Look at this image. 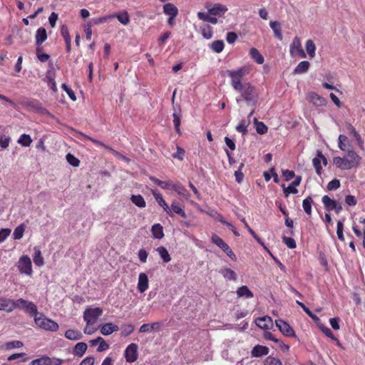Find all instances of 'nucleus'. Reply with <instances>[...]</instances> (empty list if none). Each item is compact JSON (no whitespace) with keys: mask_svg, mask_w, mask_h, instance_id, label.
I'll list each match as a JSON object with an SVG mask.
<instances>
[{"mask_svg":"<svg viewBox=\"0 0 365 365\" xmlns=\"http://www.w3.org/2000/svg\"><path fill=\"white\" fill-rule=\"evenodd\" d=\"M249 72L250 70L246 66L226 71L227 76L230 78L232 88L240 94V96L236 98L237 103L244 100L247 104L255 103L258 98L255 87L250 82L244 81V78Z\"/></svg>","mask_w":365,"mask_h":365,"instance_id":"1","label":"nucleus"},{"mask_svg":"<svg viewBox=\"0 0 365 365\" xmlns=\"http://www.w3.org/2000/svg\"><path fill=\"white\" fill-rule=\"evenodd\" d=\"M361 158L353 149L348 150L343 158L334 157L333 164L340 170H351L358 168L361 163Z\"/></svg>","mask_w":365,"mask_h":365,"instance_id":"2","label":"nucleus"},{"mask_svg":"<svg viewBox=\"0 0 365 365\" xmlns=\"http://www.w3.org/2000/svg\"><path fill=\"white\" fill-rule=\"evenodd\" d=\"M34 322L38 327L48 331H56L59 326L55 321L46 317L43 314H37L34 317Z\"/></svg>","mask_w":365,"mask_h":365,"instance_id":"3","label":"nucleus"},{"mask_svg":"<svg viewBox=\"0 0 365 365\" xmlns=\"http://www.w3.org/2000/svg\"><path fill=\"white\" fill-rule=\"evenodd\" d=\"M23 309L32 317H34L38 312L37 307L34 303L22 298L14 300V309Z\"/></svg>","mask_w":365,"mask_h":365,"instance_id":"4","label":"nucleus"},{"mask_svg":"<svg viewBox=\"0 0 365 365\" xmlns=\"http://www.w3.org/2000/svg\"><path fill=\"white\" fill-rule=\"evenodd\" d=\"M17 268L21 274L31 276L33 269L30 257L28 255L21 256L17 262Z\"/></svg>","mask_w":365,"mask_h":365,"instance_id":"5","label":"nucleus"},{"mask_svg":"<svg viewBox=\"0 0 365 365\" xmlns=\"http://www.w3.org/2000/svg\"><path fill=\"white\" fill-rule=\"evenodd\" d=\"M102 313L103 310L99 307L88 308L83 312V319L88 325H93Z\"/></svg>","mask_w":365,"mask_h":365,"instance_id":"6","label":"nucleus"},{"mask_svg":"<svg viewBox=\"0 0 365 365\" xmlns=\"http://www.w3.org/2000/svg\"><path fill=\"white\" fill-rule=\"evenodd\" d=\"M138 346L135 343L130 344L124 351V356L127 362L132 363L137 360Z\"/></svg>","mask_w":365,"mask_h":365,"instance_id":"7","label":"nucleus"},{"mask_svg":"<svg viewBox=\"0 0 365 365\" xmlns=\"http://www.w3.org/2000/svg\"><path fill=\"white\" fill-rule=\"evenodd\" d=\"M289 52L292 56H299L301 58L306 57V54L302 48L300 39L298 37H295L290 44Z\"/></svg>","mask_w":365,"mask_h":365,"instance_id":"8","label":"nucleus"},{"mask_svg":"<svg viewBox=\"0 0 365 365\" xmlns=\"http://www.w3.org/2000/svg\"><path fill=\"white\" fill-rule=\"evenodd\" d=\"M208 14L212 16H221L228 11V8L222 4H207Z\"/></svg>","mask_w":365,"mask_h":365,"instance_id":"9","label":"nucleus"},{"mask_svg":"<svg viewBox=\"0 0 365 365\" xmlns=\"http://www.w3.org/2000/svg\"><path fill=\"white\" fill-rule=\"evenodd\" d=\"M276 326L278 327L279 331L286 336H294L295 333L294 329L290 325L282 319L275 320Z\"/></svg>","mask_w":365,"mask_h":365,"instance_id":"10","label":"nucleus"},{"mask_svg":"<svg viewBox=\"0 0 365 365\" xmlns=\"http://www.w3.org/2000/svg\"><path fill=\"white\" fill-rule=\"evenodd\" d=\"M62 360L59 359H51L48 356H43L33 360L31 365H61Z\"/></svg>","mask_w":365,"mask_h":365,"instance_id":"11","label":"nucleus"},{"mask_svg":"<svg viewBox=\"0 0 365 365\" xmlns=\"http://www.w3.org/2000/svg\"><path fill=\"white\" fill-rule=\"evenodd\" d=\"M255 324L258 327L264 330H269L273 327L272 319L269 316L256 319Z\"/></svg>","mask_w":365,"mask_h":365,"instance_id":"12","label":"nucleus"},{"mask_svg":"<svg viewBox=\"0 0 365 365\" xmlns=\"http://www.w3.org/2000/svg\"><path fill=\"white\" fill-rule=\"evenodd\" d=\"M152 194L153 195V197H155L156 202H158V204L161 207H163V209L164 210V211L170 216H173V213H172V211L170 209L169 206L168 205V204L166 203V202L165 201V200L163 199L162 195L158 192V190H152Z\"/></svg>","mask_w":365,"mask_h":365,"instance_id":"13","label":"nucleus"},{"mask_svg":"<svg viewBox=\"0 0 365 365\" xmlns=\"http://www.w3.org/2000/svg\"><path fill=\"white\" fill-rule=\"evenodd\" d=\"M302 181V177L298 175L295 178L294 180L288 186L283 187V192L285 197H288L289 194H297L298 192V190L296 188L297 186L299 185Z\"/></svg>","mask_w":365,"mask_h":365,"instance_id":"14","label":"nucleus"},{"mask_svg":"<svg viewBox=\"0 0 365 365\" xmlns=\"http://www.w3.org/2000/svg\"><path fill=\"white\" fill-rule=\"evenodd\" d=\"M149 287V281L147 274L141 272L138 275V289L140 293L145 292Z\"/></svg>","mask_w":365,"mask_h":365,"instance_id":"15","label":"nucleus"},{"mask_svg":"<svg viewBox=\"0 0 365 365\" xmlns=\"http://www.w3.org/2000/svg\"><path fill=\"white\" fill-rule=\"evenodd\" d=\"M14 310V300L2 297L0 298V311L11 312Z\"/></svg>","mask_w":365,"mask_h":365,"instance_id":"16","label":"nucleus"},{"mask_svg":"<svg viewBox=\"0 0 365 365\" xmlns=\"http://www.w3.org/2000/svg\"><path fill=\"white\" fill-rule=\"evenodd\" d=\"M269 353V349L267 346L257 345L254 346L251 351V354L253 357H261L262 356H266Z\"/></svg>","mask_w":365,"mask_h":365,"instance_id":"17","label":"nucleus"},{"mask_svg":"<svg viewBox=\"0 0 365 365\" xmlns=\"http://www.w3.org/2000/svg\"><path fill=\"white\" fill-rule=\"evenodd\" d=\"M163 12L165 15L176 17L178 14V9L172 3H167L163 5Z\"/></svg>","mask_w":365,"mask_h":365,"instance_id":"18","label":"nucleus"},{"mask_svg":"<svg viewBox=\"0 0 365 365\" xmlns=\"http://www.w3.org/2000/svg\"><path fill=\"white\" fill-rule=\"evenodd\" d=\"M171 189L185 199H188L190 196L189 191L180 183L173 184Z\"/></svg>","mask_w":365,"mask_h":365,"instance_id":"19","label":"nucleus"},{"mask_svg":"<svg viewBox=\"0 0 365 365\" xmlns=\"http://www.w3.org/2000/svg\"><path fill=\"white\" fill-rule=\"evenodd\" d=\"M119 329L118 327L113 323H106L101 328V333L104 336L111 334Z\"/></svg>","mask_w":365,"mask_h":365,"instance_id":"20","label":"nucleus"},{"mask_svg":"<svg viewBox=\"0 0 365 365\" xmlns=\"http://www.w3.org/2000/svg\"><path fill=\"white\" fill-rule=\"evenodd\" d=\"M35 38L36 44L38 46H41L47 39V34L46 29L43 27H40L38 29Z\"/></svg>","mask_w":365,"mask_h":365,"instance_id":"21","label":"nucleus"},{"mask_svg":"<svg viewBox=\"0 0 365 365\" xmlns=\"http://www.w3.org/2000/svg\"><path fill=\"white\" fill-rule=\"evenodd\" d=\"M87 349H88V346H87L86 343L78 342L75 345V346L73 349V353L75 356L81 357L84 355V354L87 351Z\"/></svg>","mask_w":365,"mask_h":365,"instance_id":"22","label":"nucleus"},{"mask_svg":"<svg viewBox=\"0 0 365 365\" xmlns=\"http://www.w3.org/2000/svg\"><path fill=\"white\" fill-rule=\"evenodd\" d=\"M111 19L117 18L118 20L123 25L126 26L130 22V16L126 11H123L120 13H115L110 14Z\"/></svg>","mask_w":365,"mask_h":365,"instance_id":"23","label":"nucleus"},{"mask_svg":"<svg viewBox=\"0 0 365 365\" xmlns=\"http://www.w3.org/2000/svg\"><path fill=\"white\" fill-rule=\"evenodd\" d=\"M347 131H348L349 135H352L354 138V139L356 141L357 144L360 147H362L363 145H364V140L361 138V137L359 135V133L356 130V129L351 124H349L347 125Z\"/></svg>","mask_w":365,"mask_h":365,"instance_id":"24","label":"nucleus"},{"mask_svg":"<svg viewBox=\"0 0 365 365\" xmlns=\"http://www.w3.org/2000/svg\"><path fill=\"white\" fill-rule=\"evenodd\" d=\"M151 232H152L153 237L155 239L160 240L164 237L163 226L159 223L154 224L152 226Z\"/></svg>","mask_w":365,"mask_h":365,"instance_id":"25","label":"nucleus"},{"mask_svg":"<svg viewBox=\"0 0 365 365\" xmlns=\"http://www.w3.org/2000/svg\"><path fill=\"white\" fill-rule=\"evenodd\" d=\"M236 293L238 297H245L246 299H250L254 297L253 293L245 285L239 287Z\"/></svg>","mask_w":365,"mask_h":365,"instance_id":"26","label":"nucleus"},{"mask_svg":"<svg viewBox=\"0 0 365 365\" xmlns=\"http://www.w3.org/2000/svg\"><path fill=\"white\" fill-rule=\"evenodd\" d=\"M269 26L274 32V36L280 41L282 40V34L280 24L276 21H271L269 22Z\"/></svg>","mask_w":365,"mask_h":365,"instance_id":"27","label":"nucleus"},{"mask_svg":"<svg viewBox=\"0 0 365 365\" xmlns=\"http://www.w3.org/2000/svg\"><path fill=\"white\" fill-rule=\"evenodd\" d=\"M322 202L324 205L325 210L329 212L334 210V208L336 207V201L331 199L328 195L323 196Z\"/></svg>","mask_w":365,"mask_h":365,"instance_id":"28","label":"nucleus"},{"mask_svg":"<svg viewBox=\"0 0 365 365\" xmlns=\"http://www.w3.org/2000/svg\"><path fill=\"white\" fill-rule=\"evenodd\" d=\"M27 105L40 113H42V114L48 113V111L41 106V104L39 101H38L36 100L29 101L27 103Z\"/></svg>","mask_w":365,"mask_h":365,"instance_id":"29","label":"nucleus"},{"mask_svg":"<svg viewBox=\"0 0 365 365\" xmlns=\"http://www.w3.org/2000/svg\"><path fill=\"white\" fill-rule=\"evenodd\" d=\"M200 33L205 39H210L213 36L212 27L208 24L202 25L200 28Z\"/></svg>","mask_w":365,"mask_h":365,"instance_id":"30","label":"nucleus"},{"mask_svg":"<svg viewBox=\"0 0 365 365\" xmlns=\"http://www.w3.org/2000/svg\"><path fill=\"white\" fill-rule=\"evenodd\" d=\"M310 63L309 61H301L294 68L293 73L294 74H302L306 73L309 68Z\"/></svg>","mask_w":365,"mask_h":365,"instance_id":"31","label":"nucleus"},{"mask_svg":"<svg viewBox=\"0 0 365 365\" xmlns=\"http://www.w3.org/2000/svg\"><path fill=\"white\" fill-rule=\"evenodd\" d=\"M65 337L69 340L77 341L82 339L83 334L74 329H68L65 332Z\"/></svg>","mask_w":365,"mask_h":365,"instance_id":"32","label":"nucleus"},{"mask_svg":"<svg viewBox=\"0 0 365 365\" xmlns=\"http://www.w3.org/2000/svg\"><path fill=\"white\" fill-rule=\"evenodd\" d=\"M156 252L158 253V255H160V257L162 259V260L163 261V262L168 263L171 260L170 255L165 247H163V246L158 247L156 249Z\"/></svg>","mask_w":365,"mask_h":365,"instance_id":"33","label":"nucleus"},{"mask_svg":"<svg viewBox=\"0 0 365 365\" xmlns=\"http://www.w3.org/2000/svg\"><path fill=\"white\" fill-rule=\"evenodd\" d=\"M309 98L310 101L317 106H322L326 103V100L315 93H310Z\"/></svg>","mask_w":365,"mask_h":365,"instance_id":"34","label":"nucleus"},{"mask_svg":"<svg viewBox=\"0 0 365 365\" xmlns=\"http://www.w3.org/2000/svg\"><path fill=\"white\" fill-rule=\"evenodd\" d=\"M250 55L252 58L258 64H262L264 63V57L255 48H252L250 51Z\"/></svg>","mask_w":365,"mask_h":365,"instance_id":"35","label":"nucleus"},{"mask_svg":"<svg viewBox=\"0 0 365 365\" xmlns=\"http://www.w3.org/2000/svg\"><path fill=\"white\" fill-rule=\"evenodd\" d=\"M225 47V44L223 41L222 40H217L214 41L210 45V49L217 53H221Z\"/></svg>","mask_w":365,"mask_h":365,"instance_id":"36","label":"nucleus"},{"mask_svg":"<svg viewBox=\"0 0 365 365\" xmlns=\"http://www.w3.org/2000/svg\"><path fill=\"white\" fill-rule=\"evenodd\" d=\"M23 346L24 344L22 341L16 340L5 343L4 345H2L1 348L6 350H11L16 348H21Z\"/></svg>","mask_w":365,"mask_h":365,"instance_id":"37","label":"nucleus"},{"mask_svg":"<svg viewBox=\"0 0 365 365\" xmlns=\"http://www.w3.org/2000/svg\"><path fill=\"white\" fill-rule=\"evenodd\" d=\"M181 116L182 115H181L180 110H179V113L174 112L173 113L174 127H175L176 132L178 134L181 133V131H180Z\"/></svg>","mask_w":365,"mask_h":365,"instance_id":"38","label":"nucleus"},{"mask_svg":"<svg viewBox=\"0 0 365 365\" xmlns=\"http://www.w3.org/2000/svg\"><path fill=\"white\" fill-rule=\"evenodd\" d=\"M35 252L34 255V264L38 267H41L44 264L43 257H42L41 252L39 249L35 247Z\"/></svg>","mask_w":365,"mask_h":365,"instance_id":"39","label":"nucleus"},{"mask_svg":"<svg viewBox=\"0 0 365 365\" xmlns=\"http://www.w3.org/2000/svg\"><path fill=\"white\" fill-rule=\"evenodd\" d=\"M312 203H313V200H312V197H310V196L306 197L302 202L303 209H304V212H306V214H307L308 215H312Z\"/></svg>","mask_w":365,"mask_h":365,"instance_id":"40","label":"nucleus"},{"mask_svg":"<svg viewBox=\"0 0 365 365\" xmlns=\"http://www.w3.org/2000/svg\"><path fill=\"white\" fill-rule=\"evenodd\" d=\"M150 180L153 181L155 185L165 190L171 189L173 185L170 182L163 181L155 177H150Z\"/></svg>","mask_w":365,"mask_h":365,"instance_id":"41","label":"nucleus"},{"mask_svg":"<svg viewBox=\"0 0 365 365\" xmlns=\"http://www.w3.org/2000/svg\"><path fill=\"white\" fill-rule=\"evenodd\" d=\"M220 273L227 279L236 280V274L231 269L223 268L220 269Z\"/></svg>","mask_w":365,"mask_h":365,"instance_id":"42","label":"nucleus"},{"mask_svg":"<svg viewBox=\"0 0 365 365\" xmlns=\"http://www.w3.org/2000/svg\"><path fill=\"white\" fill-rule=\"evenodd\" d=\"M130 200L132 202L138 207H145L146 205L144 198L140 195H133L130 197Z\"/></svg>","mask_w":365,"mask_h":365,"instance_id":"43","label":"nucleus"},{"mask_svg":"<svg viewBox=\"0 0 365 365\" xmlns=\"http://www.w3.org/2000/svg\"><path fill=\"white\" fill-rule=\"evenodd\" d=\"M316 46L314 41L309 39L306 42V51L311 58L315 56Z\"/></svg>","mask_w":365,"mask_h":365,"instance_id":"44","label":"nucleus"},{"mask_svg":"<svg viewBox=\"0 0 365 365\" xmlns=\"http://www.w3.org/2000/svg\"><path fill=\"white\" fill-rule=\"evenodd\" d=\"M17 143L22 146L29 147L32 143V139L29 135L22 134L18 139Z\"/></svg>","mask_w":365,"mask_h":365,"instance_id":"45","label":"nucleus"},{"mask_svg":"<svg viewBox=\"0 0 365 365\" xmlns=\"http://www.w3.org/2000/svg\"><path fill=\"white\" fill-rule=\"evenodd\" d=\"M170 209L171 210L172 213L175 212L184 218L187 217L184 210L181 207H180L175 201H173L172 202Z\"/></svg>","mask_w":365,"mask_h":365,"instance_id":"46","label":"nucleus"},{"mask_svg":"<svg viewBox=\"0 0 365 365\" xmlns=\"http://www.w3.org/2000/svg\"><path fill=\"white\" fill-rule=\"evenodd\" d=\"M61 35L63 37L66 43V45H67V48L68 49L70 48V46H71V37H70V35H69V32H68V28L65 25H63L61 28Z\"/></svg>","mask_w":365,"mask_h":365,"instance_id":"47","label":"nucleus"},{"mask_svg":"<svg viewBox=\"0 0 365 365\" xmlns=\"http://www.w3.org/2000/svg\"><path fill=\"white\" fill-rule=\"evenodd\" d=\"M250 124V120L247 121L245 120H241V122L236 126V130L239 133L242 135H246L247 133V127Z\"/></svg>","mask_w":365,"mask_h":365,"instance_id":"48","label":"nucleus"},{"mask_svg":"<svg viewBox=\"0 0 365 365\" xmlns=\"http://www.w3.org/2000/svg\"><path fill=\"white\" fill-rule=\"evenodd\" d=\"M254 121L256 130L259 134H264L267 132L268 128L264 123L258 121L256 118H255Z\"/></svg>","mask_w":365,"mask_h":365,"instance_id":"49","label":"nucleus"},{"mask_svg":"<svg viewBox=\"0 0 365 365\" xmlns=\"http://www.w3.org/2000/svg\"><path fill=\"white\" fill-rule=\"evenodd\" d=\"M25 227L24 225H20L16 227L13 232V237L15 240H20L24 235Z\"/></svg>","mask_w":365,"mask_h":365,"instance_id":"50","label":"nucleus"},{"mask_svg":"<svg viewBox=\"0 0 365 365\" xmlns=\"http://www.w3.org/2000/svg\"><path fill=\"white\" fill-rule=\"evenodd\" d=\"M211 240L214 244H215L222 250L225 248L227 245L226 242H224L222 239H221L218 235L215 234L212 235Z\"/></svg>","mask_w":365,"mask_h":365,"instance_id":"51","label":"nucleus"},{"mask_svg":"<svg viewBox=\"0 0 365 365\" xmlns=\"http://www.w3.org/2000/svg\"><path fill=\"white\" fill-rule=\"evenodd\" d=\"M348 141V138L345 135L340 134L338 138V147L342 150L345 151L346 148V143Z\"/></svg>","mask_w":365,"mask_h":365,"instance_id":"52","label":"nucleus"},{"mask_svg":"<svg viewBox=\"0 0 365 365\" xmlns=\"http://www.w3.org/2000/svg\"><path fill=\"white\" fill-rule=\"evenodd\" d=\"M98 347L97 348V351L98 352H103L109 349V344L104 340L101 336L98 337Z\"/></svg>","mask_w":365,"mask_h":365,"instance_id":"53","label":"nucleus"},{"mask_svg":"<svg viewBox=\"0 0 365 365\" xmlns=\"http://www.w3.org/2000/svg\"><path fill=\"white\" fill-rule=\"evenodd\" d=\"M66 159L67 162L73 167H78L80 164V160L76 158L71 153H68L66 156Z\"/></svg>","mask_w":365,"mask_h":365,"instance_id":"54","label":"nucleus"},{"mask_svg":"<svg viewBox=\"0 0 365 365\" xmlns=\"http://www.w3.org/2000/svg\"><path fill=\"white\" fill-rule=\"evenodd\" d=\"M321 158L318 156L312 160V164L315 168L316 173L318 175H321L322 172V167L321 165Z\"/></svg>","mask_w":365,"mask_h":365,"instance_id":"55","label":"nucleus"},{"mask_svg":"<svg viewBox=\"0 0 365 365\" xmlns=\"http://www.w3.org/2000/svg\"><path fill=\"white\" fill-rule=\"evenodd\" d=\"M282 241L289 249H294L297 247L295 240L292 237L283 236Z\"/></svg>","mask_w":365,"mask_h":365,"instance_id":"56","label":"nucleus"},{"mask_svg":"<svg viewBox=\"0 0 365 365\" xmlns=\"http://www.w3.org/2000/svg\"><path fill=\"white\" fill-rule=\"evenodd\" d=\"M320 330L329 338L333 339V340H336V337L334 336V335L333 334L332 331L330 330V329L327 327H326L325 325L324 324H320L319 326Z\"/></svg>","mask_w":365,"mask_h":365,"instance_id":"57","label":"nucleus"},{"mask_svg":"<svg viewBox=\"0 0 365 365\" xmlns=\"http://www.w3.org/2000/svg\"><path fill=\"white\" fill-rule=\"evenodd\" d=\"M11 138L9 136L0 135V147L6 149L9 147Z\"/></svg>","mask_w":365,"mask_h":365,"instance_id":"58","label":"nucleus"},{"mask_svg":"<svg viewBox=\"0 0 365 365\" xmlns=\"http://www.w3.org/2000/svg\"><path fill=\"white\" fill-rule=\"evenodd\" d=\"M134 331V327L132 324H125L122 327V335L128 336Z\"/></svg>","mask_w":365,"mask_h":365,"instance_id":"59","label":"nucleus"},{"mask_svg":"<svg viewBox=\"0 0 365 365\" xmlns=\"http://www.w3.org/2000/svg\"><path fill=\"white\" fill-rule=\"evenodd\" d=\"M344 225L341 221H338L337 227H336V234L339 240L341 241L344 240V237L343 234Z\"/></svg>","mask_w":365,"mask_h":365,"instance_id":"60","label":"nucleus"},{"mask_svg":"<svg viewBox=\"0 0 365 365\" xmlns=\"http://www.w3.org/2000/svg\"><path fill=\"white\" fill-rule=\"evenodd\" d=\"M173 158L182 160L185 156V150L179 146H177V151L173 154Z\"/></svg>","mask_w":365,"mask_h":365,"instance_id":"61","label":"nucleus"},{"mask_svg":"<svg viewBox=\"0 0 365 365\" xmlns=\"http://www.w3.org/2000/svg\"><path fill=\"white\" fill-rule=\"evenodd\" d=\"M61 88L66 92V93L72 101H74L76 100L75 93L71 88L67 86L65 83L62 84Z\"/></svg>","mask_w":365,"mask_h":365,"instance_id":"62","label":"nucleus"},{"mask_svg":"<svg viewBox=\"0 0 365 365\" xmlns=\"http://www.w3.org/2000/svg\"><path fill=\"white\" fill-rule=\"evenodd\" d=\"M340 187V181L337 179H334L330 181L327 185L328 190H334Z\"/></svg>","mask_w":365,"mask_h":365,"instance_id":"63","label":"nucleus"},{"mask_svg":"<svg viewBox=\"0 0 365 365\" xmlns=\"http://www.w3.org/2000/svg\"><path fill=\"white\" fill-rule=\"evenodd\" d=\"M264 365H282V362L277 358L269 356L266 359Z\"/></svg>","mask_w":365,"mask_h":365,"instance_id":"64","label":"nucleus"}]
</instances>
